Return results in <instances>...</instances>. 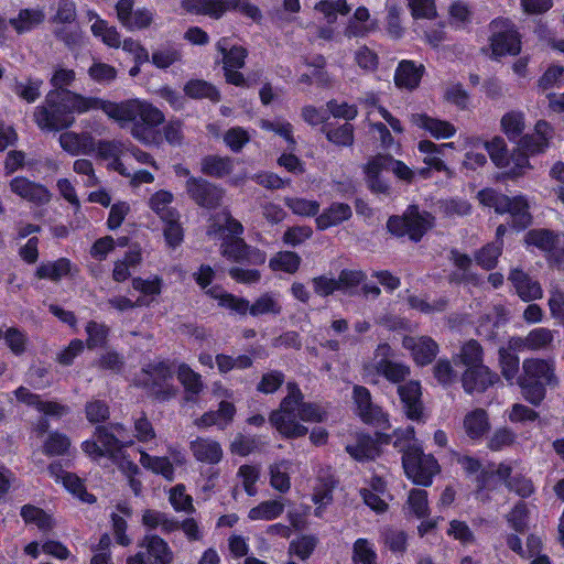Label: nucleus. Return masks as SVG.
I'll return each mask as SVG.
<instances>
[{"label":"nucleus","mask_w":564,"mask_h":564,"mask_svg":"<svg viewBox=\"0 0 564 564\" xmlns=\"http://www.w3.org/2000/svg\"><path fill=\"white\" fill-rule=\"evenodd\" d=\"M500 126L507 138L511 141H516L522 135L525 129L524 113L519 110L508 111L502 116Z\"/></svg>","instance_id":"38"},{"label":"nucleus","mask_w":564,"mask_h":564,"mask_svg":"<svg viewBox=\"0 0 564 564\" xmlns=\"http://www.w3.org/2000/svg\"><path fill=\"white\" fill-rule=\"evenodd\" d=\"M117 19L129 31L143 30L153 22V12L147 8L134 10V0H119L116 4Z\"/></svg>","instance_id":"11"},{"label":"nucleus","mask_w":564,"mask_h":564,"mask_svg":"<svg viewBox=\"0 0 564 564\" xmlns=\"http://www.w3.org/2000/svg\"><path fill=\"white\" fill-rule=\"evenodd\" d=\"M140 464L154 474L162 475L167 480L174 478V467L167 457L151 456L140 452Z\"/></svg>","instance_id":"45"},{"label":"nucleus","mask_w":564,"mask_h":564,"mask_svg":"<svg viewBox=\"0 0 564 564\" xmlns=\"http://www.w3.org/2000/svg\"><path fill=\"white\" fill-rule=\"evenodd\" d=\"M141 549L128 557L127 564H171L173 552L166 541L156 534H147L139 542Z\"/></svg>","instance_id":"9"},{"label":"nucleus","mask_w":564,"mask_h":564,"mask_svg":"<svg viewBox=\"0 0 564 564\" xmlns=\"http://www.w3.org/2000/svg\"><path fill=\"white\" fill-rule=\"evenodd\" d=\"M230 3L232 0H183L182 8L191 13L219 19L230 10Z\"/></svg>","instance_id":"24"},{"label":"nucleus","mask_w":564,"mask_h":564,"mask_svg":"<svg viewBox=\"0 0 564 564\" xmlns=\"http://www.w3.org/2000/svg\"><path fill=\"white\" fill-rule=\"evenodd\" d=\"M291 468V462L281 460L270 466V484L271 486L281 491L285 492L291 487L289 470Z\"/></svg>","instance_id":"51"},{"label":"nucleus","mask_w":564,"mask_h":564,"mask_svg":"<svg viewBox=\"0 0 564 564\" xmlns=\"http://www.w3.org/2000/svg\"><path fill=\"white\" fill-rule=\"evenodd\" d=\"M87 333V347L94 349L96 347H102L108 338L109 328L102 323L90 321L86 325Z\"/></svg>","instance_id":"62"},{"label":"nucleus","mask_w":564,"mask_h":564,"mask_svg":"<svg viewBox=\"0 0 564 564\" xmlns=\"http://www.w3.org/2000/svg\"><path fill=\"white\" fill-rule=\"evenodd\" d=\"M94 437L97 438L105 455H113L120 449L122 444V441L115 433L109 432L106 426H97Z\"/></svg>","instance_id":"61"},{"label":"nucleus","mask_w":564,"mask_h":564,"mask_svg":"<svg viewBox=\"0 0 564 564\" xmlns=\"http://www.w3.org/2000/svg\"><path fill=\"white\" fill-rule=\"evenodd\" d=\"M61 148L70 155L90 154L95 151L94 138L89 133L63 132L59 138Z\"/></svg>","instance_id":"23"},{"label":"nucleus","mask_w":564,"mask_h":564,"mask_svg":"<svg viewBox=\"0 0 564 564\" xmlns=\"http://www.w3.org/2000/svg\"><path fill=\"white\" fill-rule=\"evenodd\" d=\"M177 379L191 395H198L204 389L202 376L186 364H181L177 367Z\"/></svg>","instance_id":"48"},{"label":"nucleus","mask_w":564,"mask_h":564,"mask_svg":"<svg viewBox=\"0 0 564 564\" xmlns=\"http://www.w3.org/2000/svg\"><path fill=\"white\" fill-rule=\"evenodd\" d=\"M460 380L465 392L471 394L486 391L499 381V377L486 366L465 369Z\"/></svg>","instance_id":"18"},{"label":"nucleus","mask_w":564,"mask_h":564,"mask_svg":"<svg viewBox=\"0 0 564 564\" xmlns=\"http://www.w3.org/2000/svg\"><path fill=\"white\" fill-rule=\"evenodd\" d=\"M236 408L232 403L221 401L217 411H209L195 421L198 427H209L217 425L220 429L226 427L234 419Z\"/></svg>","instance_id":"27"},{"label":"nucleus","mask_w":564,"mask_h":564,"mask_svg":"<svg viewBox=\"0 0 564 564\" xmlns=\"http://www.w3.org/2000/svg\"><path fill=\"white\" fill-rule=\"evenodd\" d=\"M413 124L427 130L434 138H451L455 134L456 129L452 123L444 120L431 118L423 113H414L411 116Z\"/></svg>","instance_id":"30"},{"label":"nucleus","mask_w":564,"mask_h":564,"mask_svg":"<svg viewBox=\"0 0 564 564\" xmlns=\"http://www.w3.org/2000/svg\"><path fill=\"white\" fill-rule=\"evenodd\" d=\"M45 13L41 8H28L19 11L15 18L9 20L10 25L18 34L32 31L44 22Z\"/></svg>","instance_id":"31"},{"label":"nucleus","mask_w":564,"mask_h":564,"mask_svg":"<svg viewBox=\"0 0 564 564\" xmlns=\"http://www.w3.org/2000/svg\"><path fill=\"white\" fill-rule=\"evenodd\" d=\"M172 366L166 361H154L142 369L141 384L158 400L165 401L176 395Z\"/></svg>","instance_id":"4"},{"label":"nucleus","mask_w":564,"mask_h":564,"mask_svg":"<svg viewBox=\"0 0 564 564\" xmlns=\"http://www.w3.org/2000/svg\"><path fill=\"white\" fill-rule=\"evenodd\" d=\"M518 383L523 398L533 405H539L545 398V384L519 377Z\"/></svg>","instance_id":"56"},{"label":"nucleus","mask_w":564,"mask_h":564,"mask_svg":"<svg viewBox=\"0 0 564 564\" xmlns=\"http://www.w3.org/2000/svg\"><path fill=\"white\" fill-rule=\"evenodd\" d=\"M215 362L220 373H227L234 369H247L252 366V359L247 355L232 357L225 354H218L215 357Z\"/></svg>","instance_id":"57"},{"label":"nucleus","mask_w":564,"mask_h":564,"mask_svg":"<svg viewBox=\"0 0 564 564\" xmlns=\"http://www.w3.org/2000/svg\"><path fill=\"white\" fill-rule=\"evenodd\" d=\"M398 392L403 403L406 416L411 420H419L423 410L420 383L417 381H409L399 386Z\"/></svg>","instance_id":"22"},{"label":"nucleus","mask_w":564,"mask_h":564,"mask_svg":"<svg viewBox=\"0 0 564 564\" xmlns=\"http://www.w3.org/2000/svg\"><path fill=\"white\" fill-rule=\"evenodd\" d=\"M485 148L496 166L506 167L509 165L507 145L502 138L495 137L491 141L485 143Z\"/></svg>","instance_id":"63"},{"label":"nucleus","mask_w":564,"mask_h":564,"mask_svg":"<svg viewBox=\"0 0 564 564\" xmlns=\"http://www.w3.org/2000/svg\"><path fill=\"white\" fill-rule=\"evenodd\" d=\"M42 85L43 80L39 78H28L24 82L15 79L11 89L22 100L33 104L41 96Z\"/></svg>","instance_id":"44"},{"label":"nucleus","mask_w":564,"mask_h":564,"mask_svg":"<svg viewBox=\"0 0 564 564\" xmlns=\"http://www.w3.org/2000/svg\"><path fill=\"white\" fill-rule=\"evenodd\" d=\"M284 511V503L281 500H267L251 508L248 518L251 521H270L280 517Z\"/></svg>","instance_id":"43"},{"label":"nucleus","mask_w":564,"mask_h":564,"mask_svg":"<svg viewBox=\"0 0 564 564\" xmlns=\"http://www.w3.org/2000/svg\"><path fill=\"white\" fill-rule=\"evenodd\" d=\"M482 348L480 344L470 339L466 341L459 352L453 357L455 364L459 362L467 368H480L486 367L482 362Z\"/></svg>","instance_id":"34"},{"label":"nucleus","mask_w":564,"mask_h":564,"mask_svg":"<svg viewBox=\"0 0 564 564\" xmlns=\"http://www.w3.org/2000/svg\"><path fill=\"white\" fill-rule=\"evenodd\" d=\"M487 412L482 409H476L465 415L464 429L468 437L477 440L482 437L489 430Z\"/></svg>","instance_id":"36"},{"label":"nucleus","mask_w":564,"mask_h":564,"mask_svg":"<svg viewBox=\"0 0 564 564\" xmlns=\"http://www.w3.org/2000/svg\"><path fill=\"white\" fill-rule=\"evenodd\" d=\"M489 46L491 58L517 55L521 51L520 36L508 19H496L489 24Z\"/></svg>","instance_id":"8"},{"label":"nucleus","mask_w":564,"mask_h":564,"mask_svg":"<svg viewBox=\"0 0 564 564\" xmlns=\"http://www.w3.org/2000/svg\"><path fill=\"white\" fill-rule=\"evenodd\" d=\"M323 132L337 147H350L354 143V127L348 122L334 128L324 127Z\"/></svg>","instance_id":"54"},{"label":"nucleus","mask_w":564,"mask_h":564,"mask_svg":"<svg viewBox=\"0 0 564 564\" xmlns=\"http://www.w3.org/2000/svg\"><path fill=\"white\" fill-rule=\"evenodd\" d=\"M448 147L452 148L453 143H445L440 147H437L435 143H433L432 141H429V140H423V141H420V143H419V150L422 153L426 154L423 159V162L426 165H429L437 171L446 170V165L444 164L442 159L438 156V154L442 153V150L444 148H448Z\"/></svg>","instance_id":"50"},{"label":"nucleus","mask_w":564,"mask_h":564,"mask_svg":"<svg viewBox=\"0 0 564 564\" xmlns=\"http://www.w3.org/2000/svg\"><path fill=\"white\" fill-rule=\"evenodd\" d=\"M173 198L172 193L161 189L151 196L149 204L151 209L158 214L162 220L172 219L178 217L176 209L171 207Z\"/></svg>","instance_id":"42"},{"label":"nucleus","mask_w":564,"mask_h":564,"mask_svg":"<svg viewBox=\"0 0 564 564\" xmlns=\"http://www.w3.org/2000/svg\"><path fill=\"white\" fill-rule=\"evenodd\" d=\"M181 59V50L176 45L170 43L159 46L151 55V62L158 68H167Z\"/></svg>","instance_id":"46"},{"label":"nucleus","mask_w":564,"mask_h":564,"mask_svg":"<svg viewBox=\"0 0 564 564\" xmlns=\"http://www.w3.org/2000/svg\"><path fill=\"white\" fill-rule=\"evenodd\" d=\"M217 51L223 55V68H242L248 52L245 47L235 45L229 37H221L216 44Z\"/></svg>","instance_id":"26"},{"label":"nucleus","mask_w":564,"mask_h":564,"mask_svg":"<svg viewBox=\"0 0 564 564\" xmlns=\"http://www.w3.org/2000/svg\"><path fill=\"white\" fill-rule=\"evenodd\" d=\"M434 217L427 212H420L417 206H409L403 216L390 217L387 227L395 236H409L419 241L433 226Z\"/></svg>","instance_id":"5"},{"label":"nucleus","mask_w":564,"mask_h":564,"mask_svg":"<svg viewBox=\"0 0 564 564\" xmlns=\"http://www.w3.org/2000/svg\"><path fill=\"white\" fill-rule=\"evenodd\" d=\"M234 170V161L229 156L209 154L200 161V172L216 178L229 175Z\"/></svg>","instance_id":"32"},{"label":"nucleus","mask_w":564,"mask_h":564,"mask_svg":"<svg viewBox=\"0 0 564 564\" xmlns=\"http://www.w3.org/2000/svg\"><path fill=\"white\" fill-rule=\"evenodd\" d=\"M70 273L72 263L66 258H59L54 262L42 263L36 270V275L40 279H48L54 282L59 281Z\"/></svg>","instance_id":"40"},{"label":"nucleus","mask_w":564,"mask_h":564,"mask_svg":"<svg viewBox=\"0 0 564 564\" xmlns=\"http://www.w3.org/2000/svg\"><path fill=\"white\" fill-rule=\"evenodd\" d=\"M402 346L411 351L414 361L421 366L431 364L438 352L437 343L429 336H405Z\"/></svg>","instance_id":"17"},{"label":"nucleus","mask_w":564,"mask_h":564,"mask_svg":"<svg viewBox=\"0 0 564 564\" xmlns=\"http://www.w3.org/2000/svg\"><path fill=\"white\" fill-rule=\"evenodd\" d=\"M58 94V99L64 109L73 113H84L95 109H101L110 119L121 128L130 124V132L137 140L150 142V130L164 122V113L149 101L141 99H128L121 102L102 100L96 97H86L70 90H53Z\"/></svg>","instance_id":"1"},{"label":"nucleus","mask_w":564,"mask_h":564,"mask_svg":"<svg viewBox=\"0 0 564 564\" xmlns=\"http://www.w3.org/2000/svg\"><path fill=\"white\" fill-rule=\"evenodd\" d=\"M516 294L524 302H532L543 297V290L538 280H534L521 268H512L508 274Z\"/></svg>","instance_id":"15"},{"label":"nucleus","mask_w":564,"mask_h":564,"mask_svg":"<svg viewBox=\"0 0 564 564\" xmlns=\"http://www.w3.org/2000/svg\"><path fill=\"white\" fill-rule=\"evenodd\" d=\"M184 93L193 99L206 98L213 102H217L220 99V94L217 88L203 79H192L187 82L184 86Z\"/></svg>","instance_id":"41"},{"label":"nucleus","mask_w":564,"mask_h":564,"mask_svg":"<svg viewBox=\"0 0 564 564\" xmlns=\"http://www.w3.org/2000/svg\"><path fill=\"white\" fill-rule=\"evenodd\" d=\"M352 564H378V554L368 539L359 538L352 544Z\"/></svg>","instance_id":"47"},{"label":"nucleus","mask_w":564,"mask_h":564,"mask_svg":"<svg viewBox=\"0 0 564 564\" xmlns=\"http://www.w3.org/2000/svg\"><path fill=\"white\" fill-rule=\"evenodd\" d=\"M352 216L351 207L346 203L335 202L319 214L315 221L317 229L325 230L333 226H338Z\"/></svg>","instance_id":"25"},{"label":"nucleus","mask_w":564,"mask_h":564,"mask_svg":"<svg viewBox=\"0 0 564 564\" xmlns=\"http://www.w3.org/2000/svg\"><path fill=\"white\" fill-rule=\"evenodd\" d=\"M70 446L69 438L59 432L48 434L43 444V453L48 456L63 455Z\"/></svg>","instance_id":"60"},{"label":"nucleus","mask_w":564,"mask_h":564,"mask_svg":"<svg viewBox=\"0 0 564 564\" xmlns=\"http://www.w3.org/2000/svg\"><path fill=\"white\" fill-rule=\"evenodd\" d=\"M481 204L492 207L498 214H509L512 219V226L517 229L527 228L532 217L529 213V202L525 196L518 195L509 197L492 189H482L478 193Z\"/></svg>","instance_id":"3"},{"label":"nucleus","mask_w":564,"mask_h":564,"mask_svg":"<svg viewBox=\"0 0 564 564\" xmlns=\"http://www.w3.org/2000/svg\"><path fill=\"white\" fill-rule=\"evenodd\" d=\"M221 254L235 262L262 264L265 262V253L257 248L248 246L243 239L231 237L224 240Z\"/></svg>","instance_id":"12"},{"label":"nucleus","mask_w":564,"mask_h":564,"mask_svg":"<svg viewBox=\"0 0 564 564\" xmlns=\"http://www.w3.org/2000/svg\"><path fill=\"white\" fill-rule=\"evenodd\" d=\"M354 399L357 404L359 415L367 423H373L379 426H386L388 417L378 405L371 401L370 392L367 388L356 386L354 388Z\"/></svg>","instance_id":"16"},{"label":"nucleus","mask_w":564,"mask_h":564,"mask_svg":"<svg viewBox=\"0 0 564 564\" xmlns=\"http://www.w3.org/2000/svg\"><path fill=\"white\" fill-rule=\"evenodd\" d=\"M34 121L41 130L59 131L75 122L67 109L58 99V94L50 90L45 96L44 105L37 106L33 113Z\"/></svg>","instance_id":"6"},{"label":"nucleus","mask_w":564,"mask_h":564,"mask_svg":"<svg viewBox=\"0 0 564 564\" xmlns=\"http://www.w3.org/2000/svg\"><path fill=\"white\" fill-rule=\"evenodd\" d=\"M502 252L500 242H491L482 247L475 256V259L482 269L491 270L497 265L498 258Z\"/></svg>","instance_id":"59"},{"label":"nucleus","mask_w":564,"mask_h":564,"mask_svg":"<svg viewBox=\"0 0 564 564\" xmlns=\"http://www.w3.org/2000/svg\"><path fill=\"white\" fill-rule=\"evenodd\" d=\"M187 195L199 206L215 208L220 205L224 196L223 188L203 177H189L186 181Z\"/></svg>","instance_id":"10"},{"label":"nucleus","mask_w":564,"mask_h":564,"mask_svg":"<svg viewBox=\"0 0 564 564\" xmlns=\"http://www.w3.org/2000/svg\"><path fill=\"white\" fill-rule=\"evenodd\" d=\"M282 304L275 293H263L250 304V315L259 317L262 315L278 316L282 313Z\"/></svg>","instance_id":"37"},{"label":"nucleus","mask_w":564,"mask_h":564,"mask_svg":"<svg viewBox=\"0 0 564 564\" xmlns=\"http://www.w3.org/2000/svg\"><path fill=\"white\" fill-rule=\"evenodd\" d=\"M376 369L391 382H400L410 375V368L403 364L388 359H381L376 364Z\"/></svg>","instance_id":"52"},{"label":"nucleus","mask_w":564,"mask_h":564,"mask_svg":"<svg viewBox=\"0 0 564 564\" xmlns=\"http://www.w3.org/2000/svg\"><path fill=\"white\" fill-rule=\"evenodd\" d=\"M91 33L96 37H100L101 41L110 46L118 48L121 45L120 34L116 26L109 25L107 21L97 19L90 26Z\"/></svg>","instance_id":"53"},{"label":"nucleus","mask_w":564,"mask_h":564,"mask_svg":"<svg viewBox=\"0 0 564 564\" xmlns=\"http://www.w3.org/2000/svg\"><path fill=\"white\" fill-rule=\"evenodd\" d=\"M433 375L442 386H451L458 379V373L448 359H438L433 367Z\"/></svg>","instance_id":"64"},{"label":"nucleus","mask_w":564,"mask_h":564,"mask_svg":"<svg viewBox=\"0 0 564 564\" xmlns=\"http://www.w3.org/2000/svg\"><path fill=\"white\" fill-rule=\"evenodd\" d=\"M551 138L552 129L550 124L544 120H539L535 123L534 132L520 139V147L531 155L539 154L546 150Z\"/></svg>","instance_id":"19"},{"label":"nucleus","mask_w":564,"mask_h":564,"mask_svg":"<svg viewBox=\"0 0 564 564\" xmlns=\"http://www.w3.org/2000/svg\"><path fill=\"white\" fill-rule=\"evenodd\" d=\"M346 451L357 460L373 459L379 455V447L368 435H358L356 443L347 445Z\"/></svg>","instance_id":"39"},{"label":"nucleus","mask_w":564,"mask_h":564,"mask_svg":"<svg viewBox=\"0 0 564 564\" xmlns=\"http://www.w3.org/2000/svg\"><path fill=\"white\" fill-rule=\"evenodd\" d=\"M402 464L406 476L413 482L422 486H430L432 478L440 471V465L432 455H425L423 452L412 445L404 449Z\"/></svg>","instance_id":"7"},{"label":"nucleus","mask_w":564,"mask_h":564,"mask_svg":"<svg viewBox=\"0 0 564 564\" xmlns=\"http://www.w3.org/2000/svg\"><path fill=\"white\" fill-rule=\"evenodd\" d=\"M48 473L56 480H61L64 487L82 501L88 503L96 501V498L86 491L82 479L72 473L63 470L59 464H51Z\"/></svg>","instance_id":"21"},{"label":"nucleus","mask_w":564,"mask_h":564,"mask_svg":"<svg viewBox=\"0 0 564 564\" xmlns=\"http://www.w3.org/2000/svg\"><path fill=\"white\" fill-rule=\"evenodd\" d=\"M285 206L301 217H313L318 214L319 203L303 197H285Z\"/></svg>","instance_id":"55"},{"label":"nucleus","mask_w":564,"mask_h":564,"mask_svg":"<svg viewBox=\"0 0 564 564\" xmlns=\"http://www.w3.org/2000/svg\"><path fill=\"white\" fill-rule=\"evenodd\" d=\"M20 514L25 523L34 524L44 533L52 531L55 527V521L52 516L33 505L23 506Z\"/></svg>","instance_id":"35"},{"label":"nucleus","mask_w":564,"mask_h":564,"mask_svg":"<svg viewBox=\"0 0 564 564\" xmlns=\"http://www.w3.org/2000/svg\"><path fill=\"white\" fill-rule=\"evenodd\" d=\"M288 394L281 401L280 408L270 414V423L286 438L302 437L307 433V427L300 424L299 411H296L297 400L303 398L299 386L295 382H289L286 386Z\"/></svg>","instance_id":"2"},{"label":"nucleus","mask_w":564,"mask_h":564,"mask_svg":"<svg viewBox=\"0 0 564 564\" xmlns=\"http://www.w3.org/2000/svg\"><path fill=\"white\" fill-rule=\"evenodd\" d=\"M301 263V258L293 251L278 252L271 260L270 267L273 270H281L288 273L297 271Z\"/></svg>","instance_id":"58"},{"label":"nucleus","mask_w":564,"mask_h":564,"mask_svg":"<svg viewBox=\"0 0 564 564\" xmlns=\"http://www.w3.org/2000/svg\"><path fill=\"white\" fill-rule=\"evenodd\" d=\"M10 189L17 196L29 203L41 206L50 203L51 192L44 185L30 181L24 176H17L9 183Z\"/></svg>","instance_id":"14"},{"label":"nucleus","mask_w":564,"mask_h":564,"mask_svg":"<svg viewBox=\"0 0 564 564\" xmlns=\"http://www.w3.org/2000/svg\"><path fill=\"white\" fill-rule=\"evenodd\" d=\"M423 72V65H416L412 61H402L397 67L394 83L400 88L414 89L419 86Z\"/></svg>","instance_id":"28"},{"label":"nucleus","mask_w":564,"mask_h":564,"mask_svg":"<svg viewBox=\"0 0 564 564\" xmlns=\"http://www.w3.org/2000/svg\"><path fill=\"white\" fill-rule=\"evenodd\" d=\"M189 449L196 460L215 465L218 464L224 455L221 445L208 437H197L189 444Z\"/></svg>","instance_id":"20"},{"label":"nucleus","mask_w":564,"mask_h":564,"mask_svg":"<svg viewBox=\"0 0 564 564\" xmlns=\"http://www.w3.org/2000/svg\"><path fill=\"white\" fill-rule=\"evenodd\" d=\"M524 241L543 252H554L560 246V236L549 229H532L525 234Z\"/></svg>","instance_id":"33"},{"label":"nucleus","mask_w":564,"mask_h":564,"mask_svg":"<svg viewBox=\"0 0 564 564\" xmlns=\"http://www.w3.org/2000/svg\"><path fill=\"white\" fill-rule=\"evenodd\" d=\"M555 330L546 327H538L531 329L528 336L529 350L540 351L553 348Z\"/></svg>","instance_id":"49"},{"label":"nucleus","mask_w":564,"mask_h":564,"mask_svg":"<svg viewBox=\"0 0 564 564\" xmlns=\"http://www.w3.org/2000/svg\"><path fill=\"white\" fill-rule=\"evenodd\" d=\"M523 373L521 377L541 382L549 387H556L558 379L555 375V362L553 359L528 358L522 362Z\"/></svg>","instance_id":"13"},{"label":"nucleus","mask_w":564,"mask_h":564,"mask_svg":"<svg viewBox=\"0 0 564 564\" xmlns=\"http://www.w3.org/2000/svg\"><path fill=\"white\" fill-rule=\"evenodd\" d=\"M141 522L150 530L160 529L162 533L169 534L180 529V522L165 512L147 509L142 513Z\"/></svg>","instance_id":"29"}]
</instances>
